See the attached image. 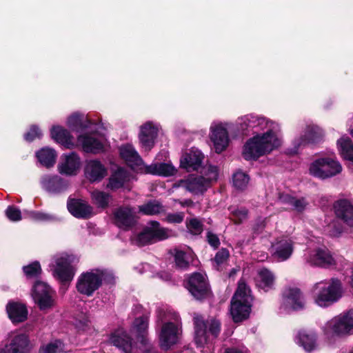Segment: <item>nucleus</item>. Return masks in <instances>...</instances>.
<instances>
[{"mask_svg":"<svg viewBox=\"0 0 353 353\" xmlns=\"http://www.w3.org/2000/svg\"><path fill=\"white\" fill-rule=\"evenodd\" d=\"M120 155L127 164L134 170H141L143 162L141 157L131 144L123 145L119 148Z\"/></svg>","mask_w":353,"mask_h":353,"instance_id":"nucleus-27","label":"nucleus"},{"mask_svg":"<svg viewBox=\"0 0 353 353\" xmlns=\"http://www.w3.org/2000/svg\"><path fill=\"white\" fill-rule=\"evenodd\" d=\"M110 343L114 346L128 353L131 349L132 339L123 329H118L110 338Z\"/></svg>","mask_w":353,"mask_h":353,"instance_id":"nucleus-29","label":"nucleus"},{"mask_svg":"<svg viewBox=\"0 0 353 353\" xmlns=\"http://www.w3.org/2000/svg\"><path fill=\"white\" fill-rule=\"evenodd\" d=\"M232 181L233 185L236 188L243 190L247 187L250 177L246 173L242 171H237L233 174Z\"/></svg>","mask_w":353,"mask_h":353,"instance_id":"nucleus-45","label":"nucleus"},{"mask_svg":"<svg viewBox=\"0 0 353 353\" xmlns=\"http://www.w3.org/2000/svg\"><path fill=\"white\" fill-rule=\"evenodd\" d=\"M42 188L51 194H59L67 190L68 183L58 175H45L41 179Z\"/></svg>","mask_w":353,"mask_h":353,"instance_id":"nucleus-20","label":"nucleus"},{"mask_svg":"<svg viewBox=\"0 0 353 353\" xmlns=\"http://www.w3.org/2000/svg\"><path fill=\"white\" fill-rule=\"evenodd\" d=\"M41 132L36 125H32L30 130L24 134V139L27 141H32L36 138H40Z\"/></svg>","mask_w":353,"mask_h":353,"instance_id":"nucleus-54","label":"nucleus"},{"mask_svg":"<svg viewBox=\"0 0 353 353\" xmlns=\"http://www.w3.org/2000/svg\"><path fill=\"white\" fill-rule=\"evenodd\" d=\"M226 123H213L210 127V138L216 153L225 150L229 144V136Z\"/></svg>","mask_w":353,"mask_h":353,"instance_id":"nucleus-13","label":"nucleus"},{"mask_svg":"<svg viewBox=\"0 0 353 353\" xmlns=\"http://www.w3.org/2000/svg\"><path fill=\"white\" fill-rule=\"evenodd\" d=\"M207 240L208 243L214 248H218L220 245V241L218 236L210 232L207 233Z\"/></svg>","mask_w":353,"mask_h":353,"instance_id":"nucleus-56","label":"nucleus"},{"mask_svg":"<svg viewBox=\"0 0 353 353\" xmlns=\"http://www.w3.org/2000/svg\"><path fill=\"white\" fill-rule=\"evenodd\" d=\"M158 134V128L151 122H148L141 127L139 139L141 147L148 151L154 144Z\"/></svg>","mask_w":353,"mask_h":353,"instance_id":"nucleus-25","label":"nucleus"},{"mask_svg":"<svg viewBox=\"0 0 353 353\" xmlns=\"http://www.w3.org/2000/svg\"><path fill=\"white\" fill-rule=\"evenodd\" d=\"M36 156L42 165L50 168L54 165L57 154L54 149L46 147L39 150Z\"/></svg>","mask_w":353,"mask_h":353,"instance_id":"nucleus-37","label":"nucleus"},{"mask_svg":"<svg viewBox=\"0 0 353 353\" xmlns=\"http://www.w3.org/2000/svg\"><path fill=\"white\" fill-rule=\"evenodd\" d=\"M6 215L11 221H19L21 220V212L19 208L15 206H8L6 210Z\"/></svg>","mask_w":353,"mask_h":353,"instance_id":"nucleus-51","label":"nucleus"},{"mask_svg":"<svg viewBox=\"0 0 353 353\" xmlns=\"http://www.w3.org/2000/svg\"><path fill=\"white\" fill-rule=\"evenodd\" d=\"M321 136V133L319 128L315 126L307 127L304 134L300 137L294 139V145L296 150L302 145L308 143L317 142Z\"/></svg>","mask_w":353,"mask_h":353,"instance_id":"nucleus-32","label":"nucleus"},{"mask_svg":"<svg viewBox=\"0 0 353 353\" xmlns=\"http://www.w3.org/2000/svg\"><path fill=\"white\" fill-rule=\"evenodd\" d=\"M55 294L54 291L46 283L37 281L32 290V296H46Z\"/></svg>","mask_w":353,"mask_h":353,"instance_id":"nucleus-44","label":"nucleus"},{"mask_svg":"<svg viewBox=\"0 0 353 353\" xmlns=\"http://www.w3.org/2000/svg\"><path fill=\"white\" fill-rule=\"evenodd\" d=\"M310 174L315 177L325 179L332 177L342 171L340 163L331 158L315 160L310 166Z\"/></svg>","mask_w":353,"mask_h":353,"instance_id":"nucleus-9","label":"nucleus"},{"mask_svg":"<svg viewBox=\"0 0 353 353\" xmlns=\"http://www.w3.org/2000/svg\"><path fill=\"white\" fill-rule=\"evenodd\" d=\"M149 323V316L147 314L142 315L135 319L131 327V332L134 334L138 339H140L143 345H147L145 351L151 353H157L153 350V347L148 343V340L145 338L148 332Z\"/></svg>","mask_w":353,"mask_h":353,"instance_id":"nucleus-19","label":"nucleus"},{"mask_svg":"<svg viewBox=\"0 0 353 353\" xmlns=\"http://www.w3.org/2000/svg\"><path fill=\"white\" fill-rule=\"evenodd\" d=\"M113 215L114 223L124 230L128 229L135 222V211L130 207H120L114 210Z\"/></svg>","mask_w":353,"mask_h":353,"instance_id":"nucleus-22","label":"nucleus"},{"mask_svg":"<svg viewBox=\"0 0 353 353\" xmlns=\"http://www.w3.org/2000/svg\"><path fill=\"white\" fill-rule=\"evenodd\" d=\"M29 216L34 221H45L49 219V216L48 214L35 211L30 212Z\"/></svg>","mask_w":353,"mask_h":353,"instance_id":"nucleus-57","label":"nucleus"},{"mask_svg":"<svg viewBox=\"0 0 353 353\" xmlns=\"http://www.w3.org/2000/svg\"><path fill=\"white\" fill-rule=\"evenodd\" d=\"M237 125L242 130H266L249 139L245 143L243 156L246 160H256L261 156L270 154L282 144L280 125L265 117L253 114L239 117Z\"/></svg>","mask_w":353,"mask_h":353,"instance_id":"nucleus-1","label":"nucleus"},{"mask_svg":"<svg viewBox=\"0 0 353 353\" xmlns=\"http://www.w3.org/2000/svg\"><path fill=\"white\" fill-rule=\"evenodd\" d=\"M170 236V231L161 228L157 221H150L143 230L135 236L132 241L134 243L142 246L156 241L168 239Z\"/></svg>","mask_w":353,"mask_h":353,"instance_id":"nucleus-11","label":"nucleus"},{"mask_svg":"<svg viewBox=\"0 0 353 353\" xmlns=\"http://www.w3.org/2000/svg\"><path fill=\"white\" fill-rule=\"evenodd\" d=\"M193 203V202L191 200H185L184 202L182 203V205H190Z\"/></svg>","mask_w":353,"mask_h":353,"instance_id":"nucleus-61","label":"nucleus"},{"mask_svg":"<svg viewBox=\"0 0 353 353\" xmlns=\"http://www.w3.org/2000/svg\"><path fill=\"white\" fill-rule=\"evenodd\" d=\"M23 270L24 274L28 279L37 277L41 272L40 264L37 261H34L28 265L23 266Z\"/></svg>","mask_w":353,"mask_h":353,"instance_id":"nucleus-47","label":"nucleus"},{"mask_svg":"<svg viewBox=\"0 0 353 353\" xmlns=\"http://www.w3.org/2000/svg\"><path fill=\"white\" fill-rule=\"evenodd\" d=\"M252 301L250 289L244 280L241 279L231 301L230 314L234 322L242 321L248 317Z\"/></svg>","mask_w":353,"mask_h":353,"instance_id":"nucleus-4","label":"nucleus"},{"mask_svg":"<svg viewBox=\"0 0 353 353\" xmlns=\"http://www.w3.org/2000/svg\"><path fill=\"white\" fill-rule=\"evenodd\" d=\"M110 198L109 194L102 191L94 190L91 192L92 201L98 208H105L108 207Z\"/></svg>","mask_w":353,"mask_h":353,"instance_id":"nucleus-42","label":"nucleus"},{"mask_svg":"<svg viewBox=\"0 0 353 353\" xmlns=\"http://www.w3.org/2000/svg\"><path fill=\"white\" fill-rule=\"evenodd\" d=\"M9 318L15 323L24 321L27 319L28 311L23 304L11 303L7 305Z\"/></svg>","mask_w":353,"mask_h":353,"instance_id":"nucleus-35","label":"nucleus"},{"mask_svg":"<svg viewBox=\"0 0 353 353\" xmlns=\"http://www.w3.org/2000/svg\"><path fill=\"white\" fill-rule=\"evenodd\" d=\"M67 123L72 131L82 132L88 129L93 130L94 123L84 114L78 112L71 114L68 119Z\"/></svg>","mask_w":353,"mask_h":353,"instance_id":"nucleus-28","label":"nucleus"},{"mask_svg":"<svg viewBox=\"0 0 353 353\" xmlns=\"http://www.w3.org/2000/svg\"><path fill=\"white\" fill-rule=\"evenodd\" d=\"M128 175L127 172L123 168H118L109 178L107 188L115 190L123 187L128 180Z\"/></svg>","mask_w":353,"mask_h":353,"instance_id":"nucleus-39","label":"nucleus"},{"mask_svg":"<svg viewBox=\"0 0 353 353\" xmlns=\"http://www.w3.org/2000/svg\"><path fill=\"white\" fill-rule=\"evenodd\" d=\"M305 260L312 266L330 268L336 265L334 259L325 248L309 250L305 254Z\"/></svg>","mask_w":353,"mask_h":353,"instance_id":"nucleus-12","label":"nucleus"},{"mask_svg":"<svg viewBox=\"0 0 353 353\" xmlns=\"http://www.w3.org/2000/svg\"><path fill=\"white\" fill-rule=\"evenodd\" d=\"M325 334L345 335L353 332V310L327 321L323 327Z\"/></svg>","mask_w":353,"mask_h":353,"instance_id":"nucleus-10","label":"nucleus"},{"mask_svg":"<svg viewBox=\"0 0 353 353\" xmlns=\"http://www.w3.org/2000/svg\"><path fill=\"white\" fill-rule=\"evenodd\" d=\"M334 208L336 216L353 228V201L348 199H339L335 202Z\"/></svg>","mask_w":353,"mask_h":353,"instance_id":"nucleus-24","label":"nucleus"},{"mask_svg":"<svg viewBox=\"0 0 353 353\" xmlns=\"http://www.w3.org/2000/svg\"><path fill=\"white\" fill-rule=\"evenodd\" d=\"M139 212L145 215H157L164 213L165 208L159 201H152L139 206Z\"/></svg>","mask_w":353,"mask_h":353,"instance_id":"nucleus-41","label":"nucleus"},{"mask_svg":"<svg viewBox=\"0 0 353 353\" xmlns=\"http://www.w3.org/2000/svg\"><path fill=\"white\" fill-rule=\"evenodd\" d=\"M342 292L341 281L334 278L319 281L313 287L314 302L322 307H328L338 301L342 296Z\"/></svg>","mask_w":353,"mask_h":353,"instance_id":"nucleus-3","label":"nucleus"},{"mask_svg":"<svg viewBox=\"0 0 353 353\" xmlns=\"http://www.w3.org/2000/svg\"><path fill=\"white\" fill-rule=\"evenodd\" d=\"M274 283V276L272 272L265 268L258 271L256 285L259 289L268 292L273 288Z\"/></svg>","mask_w":353,"mask_h":353,"instance_id":"nucleus-34","label":"nucleus"},{"mask_svg":"<svg viewBox=\"0 0 353 353\" xmlns=\"http://www.w3.org/2000/svg\"><path fill=\"white\" fill-rule=\"evenodd\" d=\"M351 134H352V135L353 136V130L352 131Z\"/></svg>","mask_w":353,"mask_h":353,"instance_id":"nucleus-63","label":"nucleus"},{"mask_svg":"<svg viewBox=\"0 0 353 353\" xmlns=\"http://www.w3.org/2000/svg\"><path fill=\"white\" fill-rule=\"evenodd\" d=\"M219 176L216 166L209 165L203 168L201 175H189L181 183L187 190L194 194H202L216 182Z\"/></svg>","mask_w":353,"mask_h":353,"instance_id":"nucleus-5","label":"nucleus"},{"mask_svg":"<svg viewBox=\"0 0 353 353\" xmlns=\"http://www.w3.org/2000/svg\"><path fill=\"white\" fill-rule=\"evenodd\" d=\"M265 220H259V223L254 226V230L255 231H259L261 229L265 227Z\"/></svg>","mask_w":353,"mask_h":353,"instance_id":"nucleus-60","label":"nucleus"},{"mask_svg":"<svg viewBox=\"0 0 353 353\" xmlns=\"http://www.w3.org/2000/svg\"><path fill=\"white\" fill-rule=\"evenodd\" d=\"M230 256L229 251L225 248H222L216 252L214 258V262L216 264V268L219 270L221 265L227 262Z\"/></svg>","mask_w":353,"mask_h":353,"instance_id":"nucleus-50","label":"nucleus"},{"mask_svg":"<svg viewBox=\"0 0 353 353\" xmlns=\"http://www.w3.org/2000/svg\"><path fill=\"white\" fill-rule=\"evenodd\" d=\"M297 343L306 352H311L317 347L316 334L312 330H303L299 332L296 336Z\"/></svg>","mask_w":353,"mask_h":353,"instance_id":"nucleus-31","label":"nucleus"},{"mask_svg":"<svg viewBox=\"0 0 353 353\" xmlns=\"http://www.w3.org/2000/svg\"><path fill=\"white\" fill-rule=\"evenodd\" d=\"M224 353H249L248 349L243 345L232 347L225 350Z\"/></svg>","mask_w":353,"mask_h":353,"instance_id":"nucleus-58","label":"nucleus"},{"mask_svg":"<svg viewBox=\"0 0 353 353\" xmlns=\"http://www.w3.org/2000/svg\"><path fill=\"white\" fill-rule=\"evenodd\" d=\"M194 323V342L199 347H203L220 332L221 324L218 320L212 319L205 321L202 316L195 314Z\"/></svg>","mask_w":353,"mask_h":353,"instance_id":"nucleus-6","label":"nucleus"},{"mask_svg":"<svg viewBox=\"0 0 353 353\" xmlns=\"http://www.w3.org/2000/svg\"><path fill=\"white\" fill-rule=\"evenodd\" d=\"M104 142V137L95 132L81 134L77 137V143L83 151L93 154L103 151Z\"/></svg>","mask_w":353,"mask_h":353,"instance_id":"nucleus-15","label":"nucleus"},{"mask_svg":"<svg viewBox=\"0 0 353 353\" xmlns=\"http://www.w3.org/2000/svg\"><path fill=\"white\" fill-rule=\"evenodd\" d=\"M146 173L163 176H173L176 169L170 163H152L145 167Z\"/></svg>","mask_w":353,"mask_h":353,"instance_id":"nucleus-33","label":"nucleus"},{"mask_svg":"<svg viewBox=\"0 0 353 353\" xmlns=\"http://www.w3.org/2000/svg\"><path fill=\"white\" fill-rule=\"evenodd\" d=\"M203 159L204 156L200 150L192 148L181 158V167L188 172L197 170L201 167Z\"/></svg>","mask_w":353,"mask_h":353,"instance_id":"nucleus-26","label":"nucleus"},{"mask_svg":"<svg viewBox=\"0 0 353 353\" xmlns=\"http://www.w3.org/2000/svg\"><path fill=\"white\" fill-rule=\"evenodd\" d=\"M162 324L159 332V345L161 349L168 350L176 344L181 334V323L178 314L165 312L162 309L157 311V322Z\"/></svg>","mask_w":353,"mask_h":353,"instance_id":"nucleus-2","label":"nucleus"},{"mask_svg":"<svg viewBox=\"0 0 353 353\" xmlns=\"http://www.w3.org/2000/svg\"><path fill=\"white\" fill-rule=\"evenodd\" d=\"M81 166L79 156L74 152L63 154L58 164V171L61 174L75 176L78 174Z\"/></svg>","mask_w":353,"mask_h":353,"instance_id":"nucleus-18","label":"nucleus"},{"mask_svg":"<svg viewBox=\"0 0 353 353\" xmlns=\"http://www.w3.org/2000/svg\"><path fill=\"white\" fill-rule=\"evenodd\" d=\"M172 255L174 256L175 267L182 270H185L189 267L193 258V253L191 250L184 251L174 249Z\"/></svg>","mask_w":353,"mask_h":353,"instance_id":"nucleus-36","label":"nucleus"},{"mask_svg":"<svg viewBox=\"0 0 353 353\" xmlns=\"http://www.w3.org/2000/svg\"><path fill=\"white\" fill-rule=\"evenodd\" d=\"M304 305V298L299 289L288 288L283 291L281 309L288 312L303 309Z\"/></svg>","mask_w":353,"mask_h":353,"instance_id":"nucleus-14","label":"nucleus"},{"mask_svg":"<svg viewBox=\"0 0 353 353\" xmlns=\"http://www.w3.org/2000/svg\"><path fill=\"white\" fill-rule=\"evenodd\" d=\"M51 137L56 142L61 144L65 148L71 149L74 147L72 137L70 133L61 126H53L50 130Z\"/></svg>","mask_w":353,"mask_h":353,"instance_id":"nucleus-30","label":"nucleus"},{"mask_svg":"<svg viewBox=\"0 0 353 353\" xmlns=\"http://www.w3.org/2000/svg\"><path fill=\"white\" fill-rule=\"evenodd\" d=\"M294 250V242L291 238L281 236L276 239L272 244L271 252L272 256L279 261L288 259Z\"/></svg>","mask_w":353,"mask_h":353,"instance_id":"nucleus-16","label":"nucleus"},{"mask_svg":"<svg viewBox=\"0 0 353 353\" xmlns=\"http://www.w3.org/2000/svg\"><path fill=\"white\" fill-rule=\"evenodd\" d=\"M12 342H15V347L21 350V353H28L30 350V343L27 335L19 334L12 339Z\"/></svg>","mask_w":353,"mask_h":353,"instance_id":"nucleus-46","label":"nucleus"},{"mask_svg":"<svg viewBox=\"0 0 353 353\" xmlns=\"http://www.w3.org/2000/svg\"><path fill=\"white\" fill-rule=\"evenodd\" d=\"M63 350V347L62 342L61 341L56 340L42 346L39 350V353H57Z\"/></svg>","mask_w":353,"mask_h":353,"instance_id":"nucleus-48","label":"nucleus"},{"mask_svg":"<svg viewBox=\"0 0 353 353\" xmlns=\"http://www.w3.org/2000/svg\"><path fill=\"white\" fill-rule=\"evenodd\" d=\"M350 285L351 288L353 289V270H352V274L350 276Z\"/></svg>","mask_w":353,"mask_h":353,"instance_id":"nucleus-62","label":"nucleus"},{"mask_svg":"<svg viewBox=\"0 0 353 353\" xmlns=\"http://www.w3.org/2000/svg\"><path fill=\"white\" fill-rule=\"evenodd\" d=\"M279 202L289 205L293 210L299 212L303 211L308 205V202L304 198L296 199L288 194H281Z\"/></svg>","mask_w":353,"mask_h":353,"instance_id":"nucleus-38","label":"nucleus"},{"mask_svg":"<svg viewBox=\"0 0 353 353\" xmlns=\"http://www.w3.org/2000/svg\"><path fill=\"white\" fill-rule=\"evenodd\" d=\"M337 147L341 155L353 162V143L347 137H343L337 141Z\"/></svg>","mask_w":353,"mask_h":353,"instance_id":"nucleus-40","label":"nucleus"},{"mask_svg":"<svg viewBox=\"0 0 353 353\" xmlns=\"http://www.w3.org/2000/svg\"><path fill=\"white\" fill-rule=\"evenodd\" d=\"M67 207L68 211L79 219H88L93 215L92 207L82 199H69Z\"/></svg>","mask_w":353,"mask_h":353,"instance_id":"nucleus-23","label":"nucleus"},{"mask_svg":"<svg viewBox=\"0 0 353 353\" xmlns=\"http://www.w3.org/2000/svg\"><path fill=\"white\" fill-rule=\"evenodd\" d=\"M184 219L183 212H176L168 214L164 218V221L170 223H180Z\"/></svg>","mask_w":353,"mask_h":353,"instance_id":"nucleus-55","label":"nucleus"},{"mask_svg":"<svg viewBox=\"0 0 353 353\" xmlns=\"http://www.w3.org/2000/svg\"><path fill=\"white\" fill-rule=\"evenodd\" d=\"M41 310L52 308L55 303V294L32 297Z\"/></svg>","mask_w":353,"mask_h":353,"instance_id":"nucleus-43","label":"nucleus"},{"mask_svg":"<svg viewBox=\"0 0 353 353\" xmlns=\"http://www.w3.org/2000/svg\"><path fill=\"white\" fill-rule=\"evenodd\" d=\"M232 219L236 223H240L247 219L248 211L245 208L231 210Z\"/></svg>","mask_w":353,"mask_h":353,"instance_id":"nucleus-52","label":"nucleus"},{"mask_svg":"<svg viewBox=\"0 0 353 353\" xmlns=\"http://www.w3.org/2000/svg\"><path fill=\"white\" fill-rule=\"evenodd\" d=\"M90 320L85 314H81L75 320L74 325L79 330H86L90 327Z\"/></svg>","mask_w":353,"mask_h":353,"instance_id":"nucleus-53","label":"nucleus"},{"mask_svg":"<svg viewBox=\"0 0 353 353\" xmlns=\"http://www.w3.org/2000/svg\"><path fill=\"white\" fill-rule=\"evenodd\" d=\"M15 344V342H12V340L10 343L5 347L2 353H21V350L17 349Z\"/></svg>","mask_w":353,"mask_h":353,"instance_id":"nucleus-59","label":"nucleus"},{"mask_svg":"<svg viewBox=\"0 0 353 353\" xmlns=\"http://www.w3.org/2000/svg\"><path fill=\"white\" fill-rule=\"evenodd\" d=\"M187 228L188 231L194 235L200 234L203 230V224L196 218L191 219L189 222L187 223Z\"/></svg>","mask_w":353,"mask_h":353,"instance_id":"nucleus-49","label":"nucleus"},{"mask_svg":"<svg viewBox=\"0 0 353 353\" xmlns=\"http://www.w3.org/2000/svg\"><path fill=\"white\" fill-rule=\"evenodd\" d=\"M78 259L72 254L61 253L52 259L53 275L62 283L70 282L75 274Z\"/></svg>","mask_w":353,"mask_h":353,"instance_id":"nucleus-7","label":"nucleus"},{"mask_svg":"<svg viewBox=\"0 0 353 353\" xmlns=\"http://www.w3.org/2000/svg\"><path fill=\"white\" fill-rule=\"evenodd\" d=\"M187 288L191 294L198 300L205 299L209 293L205 278L201 273H194L190 276Z\"/></svg>","mask_w":353,"mask_h":353,"instance_id":"nucleus-17","label":"nucleus"},{"mask_svg":"<svg viewBox=\"0 0 353 353\" xmlns=\"http://www.w3.org/2000/svg\"><path fill=\"white\" fill-rule=\"evenodd\" d=\"M105 275V272L99 269L83 272L78 277L77 281L76 288L77 291L88 296H92L101 285Z\"/></svg>","mask_w":353,"mask_h":353,"instance_id":"nucleus-8","label":"nucleus"},{"mask_svg":"<svg viewBox=\"0 0 353 353\" xmlns=\"http://www.w3.org/2000/svg\"><path fill=\"white\" fill-rule=\"evenodd\" d=\"M84 173L90 181L98 182L107 175V169L100 161L91 159L86 161Z\"/></svg>","mask_w":353,"mask_h":353,"instance_id":"nucleus-21","label":"nucleus"}]
</instances>
